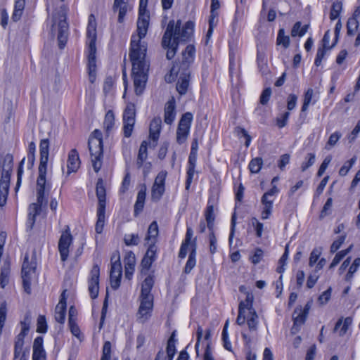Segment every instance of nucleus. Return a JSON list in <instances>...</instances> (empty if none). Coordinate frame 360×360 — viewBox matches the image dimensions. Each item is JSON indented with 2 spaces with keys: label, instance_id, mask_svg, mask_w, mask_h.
I'll return each mask as SVG.
<instances>
[{
  "label": "nucleus",
  "instance_id": "nucleus-44",
  "mask_svg": "<svg viewBox=\"0 0 360 360\" xmlns=\"http://www.w3.org/2000/svg\"><path fill=\"white\" fill-rule=\"evenodd\" d=\"M115 125V115L112 110H108L105 116L103 126L107 131H110Z\"/></svg>",
  "mask_w": 360,
  "mask_h": 360
},
{
  "label": "nucleus",
  "instance_id": "nucleus-24",
  "mask_svg": "<svg viewBox=\"0 0 360 360\" xmlns=\"http://www.w3.org/2000/svg\"><path fill=\"white\" fill-rule=\"evenodd\" d=\"M44 340L41 336L37 337L33 342L32 360H46V353L43 346Z\"/></svg>",
  "mask_w": 360,
  "mask_h": 360
},
{
  "label": "nucleus",
  "instance_id": "nucleus-60",
  "mask_svg": "<svg viewBox=\"0 0 360 360\" xmlns=\"http://www.w3.org/2000/svg\"><path fill=\"white\" fill-rule=\"evenodd\" d=\"M332 206H333V199L331 198H329L327 200V201L326 202V203L323 205V207L321 212V214H320L321 219H323L325 217H326L330 214Z\"/></svg>",
  "mask_w": 360,
  "mask_h": 360
},
{
  "label": "nucleus",
  "instance_id": "nucleus-55",
  "mask_svg": "<svg viewBox=\"0 0 360 360\" xmlns=\"http://www.w3.org/2000/svg\"><path fill=\"white\" fill-rule=\"evenodd\" d=\"M314 96V90L312 89H308L307 91L304 94V102L302 107V111L304 112L307 110L309 104L312 101V98Z\"/></svg>",
  "mask_w": 360,
  "mask_h": 360
},
{
  "label": "nucleus",
  "instance_id": "nucleus-45",
  "mask_svg": "<svg viewBox=\"0 0 360 360\" xmlns=\"http://www.w3.org/2000/svg\"><path fill=\"white\" fill-rule=\"evenodd\" d=\"M322 253V249L321 248H315L311 252L309 259V266L314 267L316 264L321 259L320 256Z\"/></svg>",
  "mask_w": 360,
  "mask_h": 360
},
{
  "label": "nucleus",
  "instance_id": "nucleus-17",
  "mask_svg": "<svg viewBox=\"0 0 360 360\" xmlns=\"http://www.w3.org/2000/svg\"><path fill=\"white\" fill-rule=\"evenodd\" d=\"M99 276L100 268L98 264H94L91 270L88 281L89 292L92 299L96 298L98 295Z\"/></svg>",
  "mask_w": 360,
  "mask_h": 360
},
{
  "label": "nucleus",
  "instance_id": "nucleus-20",
  "mask_svg": "<svg viewBox=\"0 0 360 360\" xmlns=\"http://www.w3.org/2000/svg\"><path fill=\"white\" fill-rule=\"evenodd\" d=\"M162 128V120L160 117L154 118L150 124L149 128V138L151 140L150 145L152 147H155L157 141L159 139L160 134Z\"/></svg>",
  "mask_w": 360,
  "mask_h": 360
},
{
  "label": "nucleus",
  "instance_id": "nucleus-37",
  "mask_svg": "<svg viewBox=\"0 0 360 360\" xmlns=\"http://www.w3.org/2000/svg\"><path fill=\"white\" fill-rule=\"evenodd\" d=\"M25 0H15L14 12L12 18L14 21H18L25 8Z\"/></svg>",
  "mask_w": 360,
  "mask_h": 360
},
{
  "label": "nucleus",
  "instance_id": "nucleus-12",
  "mask_svg": "<svg viewBox=\"0 0 360 360\" xmlns=\"http://www.w3.org/2000/svg\"><path fill=\"white\" fill-rule=\"evenodd\" d=\"M169 22L173 23L174 32L172 34V39H174V34L179 36L178 43L186 42L191 39L193 34L194 23L191 21H188L184 25L182 30H181V21L178 20L176 23L174 20H171Z\"/></svg>",
  "mask_w": 360,
  "mask_h": 360
},
{
  "label": "nucleus",
  "instance_id": "nucleus-46",
  "mask_svg": "<svg viewBox=\"0 0 360 360\" xmlns=\"http://www.w3.org/2000/svg\"><path fill=\"white\" fill-rule=\"evenodd\" d=\"M140 242V237L137 233H126L124 236V243L127 246L137 245Z\"/></svg>",
  "mask_w": 360,
  "mask_h": 360
},
{
  "label": "nucleus",
  "instance_id": "nucleus-15",
  "mask_svg": "<svg viewBox=\"0 0 360 360\" xmlns=\"http://www.w3.org/2000/svg\"><path fill=\"white\" fill-rule=\"evenodd\" d=\"M140 305L137 313V319L141 322H146L151 316L153 307V297H140Z\"/></svg>",
  "mask_w": 360,
  "mask_h": 360
},
{
  "label": "nucleus",
  "instance_id": "nucleus-27",
  "mask_svg": "<svg viewBox=\"0 0 360 360\" xmlns=\"http://www.w3.org/2000/svg\"><path fill=\"white\" fill-rule=\"evenodd\" d=\"M175 117V101L172 98L169 101H167L165 105L164 116L165 122L167 124H171L174 122Z\"/></svg>",
  "mask_w": 360,
  "mask_h": 360
},
{
  "label": "nucleus",
  "instance_id": "nucleus-7",
  "mask_svg": "<svg viewBox=\"0 0 360 360\" xmlns=\"http://www.w3.org/2000/svg\"><path fill=\"white\" fill-rule=\"evenodd\" d=\"M65 12L66 8L62 4L60 6L58 13H55L53 15L52 31L55 30L56 27H58V40L60 49L65 46L68 39V25L66 22Z\"/></svg>",
  "mask_w": 360,
  "mask_h": 360
},
{
  "label": "nucleus",
  "instance_id": "nucleus-1",
  "mask_svg": "<svg viewBox=\"0 0 360 360\" xmlns=\"http://www.w3.org/2000/svg\"><path fill=\"white\" fill-rule=\"evenodd\" d=\"M148 12L139 11L137 33L131 36L129 58L132 64V77L134 91L137 96L141 95L148 80L149 62L146 58L147 44L145 38L149 25Z\"/></svg>",
  "mask_w": 360,
  "mask_h": 360
},
{
  "label": "nucleus",
  "instance_id": "nucleus-3",
  "mask_svg": "<svg viewBox=\"0 0 360 360\" xmlns=\"http://www.w3.org/2000/svg\"><path fill=\"white\" fill-rule=\"evenodd\" d=\"M97 22L93 14L89 15L86 27V53L89 79L94 83L96 77V41L97 38Z\"/></svg>",
  "mask_w": 360,
  "mask_h": 360
},
{
  "label": "nucleus",
  "instance_id": "nucleus-40",
  "mask_svg": "<svg viewBox=\"0 0 360 360\" xmlns=\"http://www.w3.org/2000/svg\"><path fill=\"white\" fill-rule=\"evenodd\" d=\"M308 25H305L302 26V24L300 22H297L292 27L291 30V36L295 37H303L307 32Z\"/></svg>",
  "mask_w": 360,
  "mask_h": 360
},
{
  "label": "nucleus",
  "instance_id": "nucleus-30",
  "mask_svg": "<svg viewBox=\"0 0 360 360\" xmlns=\"http://www.w3.org/2000/svg\"><path fill=\"white\" fill-rule=\"evenodd\" d=\"M352 319L350 317L341 318L336 323L334 331L338 332L340 336H343L352 325Z\"/></svg>",
  "mask_w": 360,
  "mask_h": 360
},
{
  "label": "nucleus",
  "instance_id": "nucleus-59",
  "mask_svg": "<svg viewBox=\"0 0 360 360\" xmlns=\"http://www.w3.org/2000/svg\"><path fill=\"white\" fill-rule=\"evenodd\" d=\"M358 21L355 17L349 18L347 24L348 34L352 35L354 34L358 27Z\"/></svg>",
  "mask_w": 360,
  "mask_h": 360
},
{
  "label": "nucleus",
  "instance_id": "nucleus-25",
  "mask_svg": "<svg viewBox=\"0 0 360 360\" xmlns=\"http://www.w3.org/2000/svg\"><path fill=\"white\" fill-rule=\"evenodd\" d=\"M124 274L126 278L130 280L133 276L135 264H136V257L135 255L132 252H129L127 253L124 259Z\"/></svg>",
  "mask_w": 360,
  "mask_h": 360
},
{
  "label": "nucleus",
  "instance_id": "nucleus-16",
  "mask_svg": "<svg viewBox=\"0 0 360 360\" xmlns=\"http://www.w3.org/2000/svg\"><path fill=\"white\" fill-rule=\"evenodd\" d=\"M135 107L133 104L127 105L123 114L124 134L126 137L131 135L134 125L135 124Z\"/></svg>",
  "mask_w": 360,
  "mask_h": 360
},
{
  "label": "nucleus",
  "instance_id": "nucleus-47",
  "mask_svg": "<svg viewBox=\"0 0 360 360\" xmlns=\"http://www.w3.org/2000/svg\"><path fill=\"white\" fill-rule=\"evenodd\" d=\"M263 160L261 158H253L249 163L248 167L251 173H258L262 167Z\"/></svg>",
  "mask_w": 360,
  "mask_h": 360
},
{
  "label": "nucleus",
  "instance_id": "nucleus-53",
  "mask_svg": "<svg viewBox=\"0 0 360 360\" xmlns=\"http://www.w3.org/2000/svg\"><path fill=\"white\" fill-rule=\"evenodd\" d=\"M196 252H190L188 261L184 267V272L186 274H189L193 267L195 266L196 260H195Z\"/></svg>",
  "mask_w": 360,
  "mask_h": 360
},
{
  "label": "nucleus",
  "instance_id": "nucleus-19",
  "mask_svg": "<svg viewBox=\"0 0 360 360\" xmlns=\"http://www.w3.org/2000/svg\"><path fill=\"white\" fill-rule=\"evenodd\" d=\"M122 276V264L118 259L115 262H112L110 279L111 287L116 290L120 285V279Z\"/></svg>",
  "mask_w": 360,
  "mask_h": 360
},
{
  "label": "nucleus",
  "instance_id": "nucleus-56",
  "mask_svg": "<svg viewBox=\"0 0 360 360\" xmlns=\"http://www.w3.org/2000/svg\"><path fill=\"white\" fill-rule=\"evenodd\" d=\"M288 257V246L285 248V252L282 255V257L280 258L278 261V266L277 267V271L280 274H282L285 271V266L287 264V259Z\"/></svg>",
  "mask_w": 360,
  "mask_h": 360
},
{
  "label": "nucleus",
  "instance_id": "nucleus-31",
  "mask_svg": "<svg viewBox=\"0 0 360 360\" xmlns=\"http://www.w3.org/2000/svg\"><path fill=\"white\" fill-rule=\"evenodd\" d=\"M279 192V189L276 185H274L267 192L264 193L261 198L262 205H270L273 206L276 196Z\"/></svg>",
  "mask_w": 360,
  "mask_h": 360
},
{
  "label": "nucleus",
  "instance_id": "nucleus-50",
  "mask_svg": "<svg viewBox=\"0 0 360 360\" xmlns=\"http://www.w3.org/2000/svg\"><path fill=\"white\" fill-rule=\"evenodd\" d=\"M356 159H357L356 156H354L349 160L345 162L344 163V165L340 169L339 174L342 176L347 175L348 172L349 171V169L355 164Z\"/></svg>",
  "mask_w": 360,
  "mask_h": 360
},
{
  "label": "nucleus",
  "instance_id": "nucleus-36",
  "mask_svg": "<svg viewBox=\"0 0 360 360\" xmlns=\"http://www.w3.org/2000/svg\"><path fill=\"white\" fill-rule=\"evenodd\" d=\"M158 232V224L156 221H153L148 227L147 236L145 238L147 243L155 244Z\"/></svg>",
  "mask_w": 360,
  "mask_h": 360
},
{
  "label": "nucleus",
  "instance_id": "nucleus-64",
  "mask_svg": "<svg viewBox=\"0 0 360 360\" xmlns=\"http://www.w3.org/2000/svg\"><path fill=\"white\" fill-rule=\"evenodd\" d=\"M328 49L327 48H324L323 46L319 47L317 50L316 58L314 60V64L316 66H319L321 64L322 60L323 59L326 51Z\"/></svg>",
  "mask_w": 360,
  "mask_h": 360
},
{
  "label": "nucleus",
  "instance_id": "nucleus-26",
  "mask_svg": "<svg viewBox=\"0 0 360 360\" xmlns=\"http://www.w3.org/2000/svg\"><path fill=\"white\" fill-rule=\"evenodd\" d=\"M80 166L79 153L76 149H72L68 154L67 162L68 173L75 172Z\"/></svg>",
  "mask_w": 360,
  "mask_h": 360
},
{
  "label": "nucleus",
  "instance_id": "nucleus-62",
  "mask_svg": "<svg viewBox=\"0 0 360 360\" xmlns=\"http://www.w3.org/2000/svg\"><path fill=\"white\" fill-rule=\"evenodd\" d=\"M273 211V206L269 205H262L261 219L266 220L270 218Z\"/></svg>",
  "mask_w": 360,
  "mask_h": 360
},
{
  "label": "nucleus",
  "instance_id": "nucleus-9",
  "mask_svg": "<svg viewBox=\"0 0 360 360\" xmlns=\"http://www.w3.org/2000/svg\"><path fill=\"white\" fill-rule=\"evenodd\" d=\"M173 32V23L169 22L162 41V46L167 49L166 56L169 60L174 58L179 45L178 40L179 37L176 33L174 34V39H172Z\"/></svg>",
  "mask_w": 360,
  "mask_h": 360
},
{
  "label": "nucleus",
  "instance_id": "nucleus-18",
  "mask_svg": "<svg viewBox=\"0 0 360 360\" xmlns=\"http://www.w3.org/2000/svg\"><path fill=\"white\" fill-rule=\"evenodd\" d=\"M72 243V236L68 228L60 236L58 242V250L61 260L65 262L69 255V248Z\"/></svg>",
  "mask_w": 360,
  "mask_h": 360
},
{
  "label": "nucleus",
  "instance_id": "nucleus-32",
  "mask_svg": "<svg viewBox=\"0 0 360 360\" xmlns=\"http://www.w3.org/2000/svg\"><path fill=\"white\" fill-rule=\"evenodd\" d=\"M279 192V189L276 185H274L267 192L264 193L261 198L262 205H270L273 206L276 196Z\"/></svg>",
  "mask_w": 360,
  "mask_h": 360
},
{
  "label": "nucleus",
  "instance_id": "nucleus-49",
  "mask_svg": "<svg viewBox=\"0 0 360 360\" xmlns=\"http://www.w3.org/2000/svg\"><path fill=\"white\" fill-rule=\"evenodd\" d=\"M316 161V155L314 153H308L304 160L301 164V170L302 172L306 171L309 167H311Z\"/></svg>",
  "mask_w": 360,
  "mask_h": 360
},
{
  "label": "nucleus",
  "instance_id": "nucleus-51",
  "mask_svg": "<svg viewBox=\"0 0 360 360\" xmlns=\"http://www.w3.org/2000/svg\"><path fill=\"white\" fill-rule=\"evenodd\" d=\"M147 158V143L143 141L140 146L138 154L137 163L141 166L143 161Z\"/></svg>",
  "mask_w": 360,
  "mask_h": 360
},
{
  "label": "nucleus",
  "instance_id": "nucleus-29",
  "mask_svg": "<svg viewBox=\"0 0 360 360\" xmlns=\"http://www.w3.org/2000/svg\"><path fill=\"white\" fill-rule=\"evenodd\" d=\"M195 47L193 45L186 46L185 51L182 53V64L180 68L188 69L189 65L193 61L195 56Z\"/></svg>",
  "mask_w": 360,
  "mask_h": 360
},
{
  "label": "nucleus",
  "instance_id": "nucleus-61",
  "mask_svg": "<svg viewBox=\"0 0 360 360\" xmlns=\"http://www.w3.org/2000/svg\"><path fill=\"white\" fill-rule=\"evenodd\" d=\"M101 360H112L111 359V344L109 341L104 343L103 347V354ZM116 360V359H114Z\"/></svg>",
  "mask_w": 360,
  "mask_h": 360
},
{
  "label": "nucleus",
  "instance_id": "nucleus-6",
  "mask_svg": "<svg viewBox=\"0 0 360 360\" xmlns=\"http://www.w3.org/2000/svg\"><path fill=\"white\" fill-rule=\"evenodd\" d=\"M89 149L91 154L92 166L98 172L102 166L103 141L102 134L98 130H94L89 139Z\"/></svg>",
  "mask_w": 360,
  "mask_h": 360
},
{
  "label": "nucleus",
  "instance_id": "nucleus-23",
  "mask_svg": "<svg viewBox=\"0 0 360 360\" xmlns=\"http://www.w3.org/2000/svg\"><path fill=\"white\" fill-rule=\"evenodd\" d=\"M197 153L190 152L186 172V190L188 191L195 174V167L197 161Z\"/></svg>",
  "mask_w": 360,
  "mask_h": 360
},
{
  "label": "nucleus",
  "instance_id": "nucleus-11",
  "mask_svg": "<svg viewBox=\"0 0 360 360\" xmlns=\"http://www.w3.org/2000/svg\"><path fill=\"white\" fill-rule=\"evenodd\" d=\"M192 120V113L186 112L182 115L176 130V141L179 144H182L186 141L190 132Z\"/></svg>",
  "mask_w": 360,
  "mask_h": 360
},
{
  "label": "nucleus",
  "instance_id": "nucleus-22",
  "mask_svg": "<svg viewBox=\"0 0 360 360\" xmlns=\"http://www.w3.org/2000/svg\"><path fill=\"white\" fill-rule=\"evenodd\" d=\"M112 8L115 12H118V22L122 23L127 13L131 10V6L124 0H114Z\"/></svg>",
  "mask_w": 360,
  "mask_h": 360
},
{
  "label": "nucleus",
  "instance_id": "nucleus-39",
  "mask_svg": "<svg viewBox=\"0 0 360 360\" xmlns=\"http://www.w3.org/2000/svg\"><path fill=\"white\" fill-rule=\"evenodd\" d=\"M246 321L250 330H257L258 325V316L255 311H251L250 314H248Z\"/></svg>",
  "mask_w": 360,
  "mask_h": 360
},
{
  "label": "nucleus",
  "instance_id": "nucleus-52",
  "mask_svg": "<svg viewBox=\"0 0 360 360\" xmlns=\"http://www.w3.org/2000/svg\"><path fill=\"white\" fill-rule=\"evenodd\" d=\"M207 227L210 231L213 230L214 214L212 206H208L205 214Z\"/></svg>",
  "mask_w": 360,
  "mask_h": 360
},
{
  "label": "nucleus",
  "instance_id": "nucleus-13",
  "mask_svg": "<svg viewBox=\"0 0 360 360\" xmlns=\"http://www.w3.org/2000/svg\"><path fill=\"white\" fill-rule=\"evenodd\" d=\"M167 172L165 170L160 172L155 178L151 188V198L154 201H159L165 191V180Z\"/></svg>",
  "mask_w": 360,
  "mask_h": 360
},
{
  "label": "nucleus",
  "instance_id": "nucleus-42",
  "mask_svg": "<svg viewBox=\"0 0 360 360\" xmlns=\"http://www.w3.org/2000/svg\"><path fill=\"white\" fill-rule=\"evenodd\" d=\"M342 2L340 1H334L332 4V7H331L330 13V20H336L339 17V15L342 11Z\"/></svg>",
  "mask_w": 360,
  "mask_h": 360
},
{
  "label": "nucleus",
  "instance_id": "nucleus-21",
  "mask_svg": "<svg viewBox=\"0 0 360 360\" xmlns=\"http://www.w3.org/2000/svg\"><path fill=\"white\" fill-rule=\"evenodd\" d=\"M66 290H64L61 293L59 302L55 309V319L57 322L63 323L65 319V311H66Z\"/></svg>",
  "mask_w": 360,
  "mask_h": 360
},
{
  "label": "nucleus",
  "instance_id": "nucleus-35",
  "mask_svg": "<svg viewBox=\"0 0 360 360\" xmlns=\"http://www.w3.org/2000/svg\"><path fill=\"white\" fill-rule=\"evenodd\" d=\"M146 195V188L144 187L141 188L136 197V203L134 205V213L135 214H138L143 210L144 207L145 200Z\"/></svg>",
  "mask_w": 360,
  "mask_h": 360
},
{
  "label": "nucleus",
  "instance_id": "nucleus-41",
  "mask_svg": "<svg viewBox=\"0 0 360 360\" xmlns=\"http://www.w3.org/2000/svg\"><path fill=\"white\" fill-rule=\"evenodd\" d=\"M307 309L302 310V309H296L293 313L292 317L295 325H301L305 321Z\"/></svg>",
  "mask_w": 360,
  "mask_h": 360
},
{
  "label": "nucleus",
  "instance_id": "nucleus-63",
  "mask_svg": "<svg viewBox=\"0 0 360 360\" xmlns=\"http://www.w3.org/2000/svg\"><path fill=\"white\" fill-rule=\"evenodd\" d=\"M47 325L44 316L40 315L37 319V328L38 333H44L46 332Z\"/></svg>",
  "mask_w": 360,
  "mask_h": 360
},
{
  "label": "nucleus",
  "instance_id": "nucleus-57",
  "mask_svg": "<svg viewBox=\"0 0 360 360\" xmlns=\"http://www.w3.org/2000/svg\"><path fill=\"white\" fill-rule=\"evenodd\" d=\"M166 352L167 360H173V358L176 354V348L174 342L172 338H169L167 342Z\"/></svg>",
  "mask_w": 360,
  "mask_h": 360
},
{
  "label": "nucleus",
  "instance_id": "nucleus-28",
  "mask_svg": "<svg viewBox=\"0 0 360 360\" xmlns=\"http://www.w3.org/2000/svg\"><path fill=\"white\" fill-rule=\"evenodd\" d=\"M96 196L98 201V209H105V188L102 179H99L96 187Z\"/></svg>",
  "mask_w": 360,
  "mask_h": 360
},
{
  "label": "nucleus",
  "instance_id": "nucleus-43",
  "mask_svg": "<svg viewBox=\"0 0 360 360\" xmlns=\"http://www.w3.org/2000/svg\"><path fill=\"white\" fill-rule=\"evenodd\" d=\"M352 245H350L348 248L341 250L336 253L332 262L330 264V268H334L338 264V263L352 250Z\"/></svg>",
  "mask_w": 360,
  "mask_h": 360
},
{
  "label": "nucleus",
  "instance_id": "nucleus-8",
  "mask_svg": "<svg viewBox=\"0 0 360 360\" xmlns=\"http://www.w3.org/2000/svg\"><path fill=\"white\" fill-rule=\"evenodd\" d=\"M37 263L34 259L29 260L28 256L25 255L22 266V279L25 291L27 293L31 292V283L36 278Z\"/></svg>",
  "mask_w": 360,
  "mask_h": 360
},
{
  "label": "nucleus",
  "instance_id": "nucleus-33",
  "mask_svg": "<svg viewBox=\"0 0 360 360\" xmlns=\"http://www.w3.org/2000/svg\"><path fill=\"white\" fill-rule=\"evenodd\" d=\"M154 285L153 276H148L141 285V297H153L150 293L151 289Z\"/></svg>",
  "mask_w": 360,
  "mask_h": 360
},
{
  "label": "nucleus",
  "instance_id": "nucleus-34",
  "mask_svg": "<svg viewBox=\"0 0 360 360\" xmlns=\"http://www.w3.org/2000/svg\"><path fill=\"white\" fill-rule=\"evenodd\" d=\"M254 296L252 293H248L245 300L240 301L239 304L238 310L250 314L251 311H255L252 307Z\"/></svg>",
  "mask_w": 360,
  "mask_h": 360
},
{
  "label": "nucleus",
  "instance_id": "nucleus-58",
  "mask_svg": "<svg viewBox=\"0 0 360 360\" xmlns=\"http://www.w3.org/2000/svg\"><path fill=\"white\" fill-rule=\"evenodd\" d=\"M341 136L342 134L339 131L333 133L328 139L326 148L327 149H330V148L333 147L341 138Z\"/></svg>",
  "mask_w": 360,
  "mask_h": 360
},
{
  "label": "nucleus",
  "instance_id": "nucleus-48",
  "mask_svg": "<svg viewBox=\"0 0 360 360\" xmlns=\"http://www.w3.org/2000/svg\"><path fill=\"white\" fill-rule=\"evenodd\" d=\"M276 42L278 45H281L283 48L287 49L290 46V37L285 35L283 29H280L278 33Z\"/></svg>",
  "mask_w": 360,
  "mask_h": 360
},
{
  "label": "nucleus",
  "instance_id": "nucleus-2",
  "mask_svg": "<svg viewBox=\"0 0 360 360\" xmlns=\"http://www.w3.org/2000/svg\"><path fill=\"white\" fill-rule=\"evenodd\" d=\"M40 163L39 166V174L36 184L37 202L30 205L28 208V218L27 226L32 229L36 217L40 214L43 205L47 203V198L51 189V183L46 179L47 163L49 154V141L43 139L39 145Z\"/></svg>",
  "mask_w": 360,
  "mask_h": 360
},
{
  "label": "nucleus",
  "instance_id": "nucleus-5",
  "mask_svg": "<svg viewBox=\"0 0 360 360\" xmlns=\"http://www.w3.org/2000/svg\"><path fill=\"white\" fill-rule=\"evenodd\" d=\"M190 71L186 68H180L178 65H174L170 74L165 76V80L167 82H172L174 77H178L176 89L180 96H183L189 92L190 86Z\"/></svg>",
  "mask_w": 360,
  "mask_h": 360
},
{
  "label": "nucleus",
  "instance_id": "nucleus-54",
  "mask_svg": "<svg viewBox=\"0 0 360 360\" xmlns=\"http://www.w3.org/2000/svg\"><path fill=\"white\" fill-rule=\"evenodd\" d=\"M36 146L34 142L30 143L28 146L27 161L30 167L34 165L35 160Z\"/></svg>",
  "mask_w": 360,
  "mask_h": 360
},
{
  "label": "nucleus",
  "instance_id": "nucleus-10",
  "mask_svg": "<svg viewBox=\"0 0 360 360\" xmlns=\"http://www.w3.org/2000/svg\"><path fill=\"white\" fill-rule=\"evenodd\" d=\"M2 167V174L0 180V189L1 190V195L8 191L10 184L11 171L13 167V156L10 154H6L2 160L0 162Z\"/></svg>",
  "mask_w": 360,
  "mask_h": 360
},
{
  "label": "nucleus",
  "instance_id": "nucleus-14",
  "mask_svg": "<svg viewBox=\"0 0 360 360\" xmlns=\"http://www.w3.org/2000/svg\"><path fill=\"white\" fill-rule=\"evenodd\" d=\"M196 252V239L193 238V231L191 227H187L185 238L183 240L179 252V257L184 259L186 257L188 252Z\"/></svg>",
  "mask_w": 360,
  "mask_h": 360
},
{
  "label": "nucleus",
  "instance_id": "nucleus-38",
  "mask_svg": "<svg viewBox=\"0 0 360 360\" xmlns=\"http://www.w3.org/2000/svg\"><path fill=\"white\" fill-rule=\"evenodd\" d=\"M105 210L97 209V221L95 226V230L97 233H101L105 224Z\"/></svg>",
  "mask_w": 360,
  "mask_h": 360
},
{
  "label": "nucleus",
  "instance_id": "nucleus-4",
  "mask_svg": "<svg viewBox=\"0 0 360 360\" xmlns=\"http://www.w3.org/2000/svg\"><path fill=\"white\" fill-rule=\"evenodd\" d=\"M31 322L30 316L27 314L20 323V332L15 338L14 340L13 360L29 359V350L24 348V340L30 330Z\"/></svg>",
  "mask_w": 360,
  "mask_h": 360
}]
</instances>
